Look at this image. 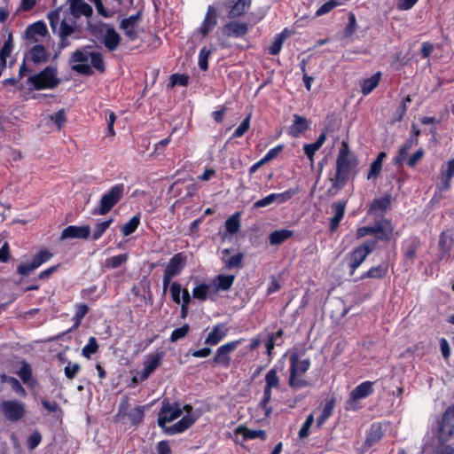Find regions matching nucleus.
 Wrapping results in <instances>:
<instances>
[{
  "mask_svg": "<svg viewBox=\"0 0 454 454\" xmlns=\"http://www.w3.org/2000/svg\"><path fill=\"white\" fill-rule=\"evenodd\" d=\"M358 165V160L349 149L348 143L342 141L336 159L335 174L330 178L331 186L326 191L327 197H334L348 184Z\"/></svg>",
  "mask_w": 454,
  "mask_h": 454,
  "instance_id": "1",
  "label": "nucleus"
},
{
  "mask_svg": "<svg viewBox=\"0 0 454 454\" xmlns=\"http://www.w3.org/2000/svg\"><path fill=\"white\" fill-rule=\"evenodd\" d=\"M305 353V348H294L289 356L290 374L288 385L294 390L312 387L310 380L301 378V376L306 373L311 366V361L309 357L301 359V356H303Z\"/></svg>",
  "mask_w": 454,
  "mask_h": 454,
  "instance_id": "2",
  "label": "nucleus"
},
{
  "mask_svg": "<svg viewBox=\"0 0 454 454\" xmlns=\"http://www.w3.org/2000/svg\"><path fill=\"white\" fill-rule=\"evenodd\" d=\"M376 248V241H364L355 247L345 256V262L348 269V275L352 277L356 270L363 264L368 255Z\"/></svg>",
  "mask_w": 454,
  "mask_h": 454,
  "instance_id": "3",
  "label": "nucleus"
},
{
  "mask_svg": "<svg viewBox=\"0 0 454 454\" xmlns=\"http://www.w3.org/2000/svg\"><path fill=\"white\" fill-rule=\"evenodd\" d=\"M57 68L46 67L39 73L27 78V84L35 90H52L59 86L60 79L57 76Z\"/></svg>",
  "mask_w": 454,
  "mask_h": 454,
  "instance_id": "4",
  "label": "nucleus"
},
{
  "mask_svg": "<svg viewBox=\"0 0 454 454\" xmlns=\"http://www.w3.org/2000/svg\"><path fill=\"white\" fill-rule=\"evenodd\" d=\"M125 186L123 184L113 185L101 197L97 207L92 211L93 215H105L116 206L124 195Z\"/></svg>",
  "mask_w": 454,
  "mask_h": 454,
  "instance_id": "5",
  "label": "nucleus"
},
{
  "mask_svg": "<svg viewBox=\"0 0 454 454\" xmlns=\"http://www.w3.org/2000/svg\"><path fill=\"white\" fill-rule=\"evenodd\" d=\"M280 388V378L276 368H271L265 375V386L262 397L259 403V408L264 411L266 418L272 413V408L269 405L272 397V389Z\"/></svg>",
  "mask_w": 454,
  "mask_h": 454,
  "instance_id": "6",
  "label": "nucleus"
},
{
  "mask_svg": "<svg viewBox=\"0 0 454 454\" xmlns=\"http://www.w3.org/2000/svg\"><path fill=\"white\" fill-rule=\"evenodd\" d=\"M187 263V256L180 252L170 258L162 277L163 294H166L173 278L181 274Z\"/></svg>",
  "mask_w": 454,
  "mask_h": 454,
  "instance_id": "7",
  "label": "nucleus"
},
{
  "mask_svg": "<svg viewBox=\"0 0 454 454\" xmlns=\"http://www.w3.org/2000/svg\"><path fill=\"white\" fill-rule=\"evenodd\" d=\"M53 257V254L47 248L40 249L29 262L20 263L17 266L16 273L22 277H28L32 272L49 262Z\"/></svg>",
  "mask_w": 454,
  "mask_h": 454,
  "instance_id": "8",
  "label": "nucleus"
},
{
  "mask_svg": "<svg viewBox=\"0 0 454 454\" xmlns=\"http://www.w3.org/2000/svg\"><path fill=\"white\" fill-rule=\"evenodd\" d=\"M374 382L366 380L356 386L349 394L348 400L346 401L345 409L347 411H356V402L358 400L366 398L372 395L374 392Z\"/></svg>",
  "mask_w": 454,
  "mask_h": 454,
  "instance_id": "9",
  "label": "nucleus"
},
{
  "mask_svg": "<svg viewBox=\"0 0 454 454\" xmlns=\"http://www.w3.org/2000/svg\"><path fill=\"white\" fill-rule=\"evenodd\" d=\"M182 413L183 410L181 409L179 403H171L168 400H163L157 420L158 426L164 431L168 427L166 426V424L176 419L182 415Z\"/></svg>",
  "mask_w": 454,
  "mask_h": 454,
  "instance_id": "10",
  "label": "nucleus"
},
{
  "mask_svg": "<svg viewBox=\"0 0 454 454\" xmlns=\"http://www.w3.org/2000/svg\"><path fill=\"white\" fill-rule=\"evenodd\" d=\"M421 246V239L416 235H411L402 241L401 253L404 263L411 264L414 262Z\"/></svg>",
  "mask_w": 454,
  "mask_h": 454,
  "instance_id": "11",
  "label": "nucleus"
},
{
  "mask_svg": "<svg viewBox=\"0 0 454 454\" xmlns=\"http://www.w3.org/2000/svg\"><path fill=\"white\" fill-rule=\"evenodd\" d=\"M243 340L244 339L240 338L220 346L216 349V353L212 359V364L221 365L223 368H229L231 362L230 354L233 352L243 342Z\"/></svg>",
  "mask_w": 454,
  "mask_h": 454,
  "instance_id": "12",
  "label": "nucleus"
},
{
  "mask_svg": "<svg viewBox=\"0 0 454 454\" xmlns=\"http://www.w3.org/2000/svg\"><path fill=\"white\" fill-rule=\"evenodd\" d=\"M0 410L4 418L10 421L15 422L26 415L25 404L17 400H5L0 403Z\"/></svg>",
  "mask_w": 454,
  "mask_h": 454,
  "instance_id": "13",
  "label": "nucleus"
},
{
  "mask_svg": "<svg viewBox=\"0 0 454 454\" xmlns=\"http://www.w3.org/2000/svg\"><path fill=\"white\" fill-rule=\"evenodd\" d=\"M142 19V12L138 11L136 14L124 18L120 22L119 28L123 31L124 35L129 41H136L143 29L139 30L138 24Z\"/></svg>",
  "mask_w": 454,
  "mask_h": 454,
  "instance_id": "14",
  "label": "nucleus"
},
{
  "mask_svg": "<svg viewBox=\"0 0 454 454\" xmlns=\"http://www.w3.org/2000/svg\"><path fill=\"white\" fill-rule=\"evenodd\" d=\"M91 46H86L83 49H78L73 52L70 58V62H80L81 64H76L72 67V69L84 75H91L93 74V70L90 65L86 62L89 59L90 53L86 51L87 49H90Z\"/></svg>",
  "mask_w": 454,
  "mask_h": 454,
  "instance_id": "15",
  "label": "nucleus"
},
{
  "mask_svg": "<svg viewBox=\"0 0 454 454\" xmlns=\"http://www.w3.org/2000/svg\"><path fill=\"white\" fill-rule=\"evenodd\" d=\"M394 226L390 219H381L375 222V235L374 239H368L367 241H376V245L378 241H385L388 242L393 236Z\"/></svg>",
  "mask_w": 454,
  "mask_h": 454,
  "instance_id": "16",
  "label": "nucleus"
},
{
  "mask_svg": "<svg viewBox=\"0 0 454 454\" xmlns=\"http://www.w3.org/2000/svg\"><path fill=\"white\" fill-rule=\"evenodd\" d=\"M217 25V12L215 8L209 5L207 9L205 18L200 27L197 28V32L200 33L202 37L207 36L210 32L213 31L215 27Z\"/></svg>",
  "mask_w": 454,
  "mask_h": 454,
  "instance_id": "17",
  "label": "nucleus"
},
{
  "mask_svg": "<svg viewBox=\"0 0 454 454\" xmlns=\"http://www.w3.org/2000/svg\"><path fill=\"white\" fill-rule=\"evenodd\" d=\"M347 203V200H341L332 204L331 208L333 213V215L330 219L329 223V228L331 232L336 231V230L339 228L340 223L345 215Z\"/></svg>",
  "mask_w": 454,
  "mask_h": 454,
  "instance_id": "18",
  "label": "nucleus"
},
{
  "mask_svg": "<svg viewBox=\"0 0 454 454\" xmlns=\"http://www.w3.org/2000/svg\"><path fill=\"white\" fill-rule=\"evenodd\" d=\"M450 416V411H444L442 419L439 422L437 438L441 444L445 443L451 438V436L454 435V426L450 425L448 422Z\"/></svg>",
  "mask_w": 454,
  "mask_h": 454,
  "instance_id": "19",
  "label": "nucleus"
},
{
  "mask_svg": "<svg viewBox=\"0 0 454 454\" xmlns=\"http://www.w3.org/2000/svg\"><path fill=\"white\" fill-rule=\"evenodd\" d=\"M392 196L389 193L374 199L369 206L367 214L382 216L391 206Z\"/></svg>",
  "mask_w": 454,
  "mask_h": 454,
  "instance_id": "20",
  "label": "nucleus"
},
{
  "mask_svg": "<svg viewBox=\"0 0 454 454\" xmlns=\"http://www.w3.org/2000/svg\"><path fill=\"white\" fill-rule=\"evenodd\" d=\"M90 225H69L66 227L60 235L61 239H88L90 238Z\"/></svg>",
  "mask_w": 454,
  "mask_h": 454,
  "instance_id": "21",
  "label": "nucleus"
},
{
  "mask_svg": "<svg viewBox=\"0 0 454 454\" xmlns=\"http://www.w3.org/2000/svg\"><path fill=\"white\" fill-rule=\"evenodd\" d=\"M232 250H233L232 248H224L221 251V254H222L221 259L224 264V268L227 270L242 268L244 254L241 252H239V253L230 256Z\"/></svg>",
  "mask_w": 454,
  "mask_h": 454,
  "instance_id": "22",
  "label": "nucleus"
},
{
  "mask_svg": "<svg viewBox=\"0 0 454 454\" xmlns=\"http://www.w3.org/2000/svg\"><path fill=\"white\" fill-rule=\"evenodd\" d=\"M229 328L223 323L216 324L208 333L204 343L209 346H215L222 341L228 334Z\"/></svg>",
  "mask_w": 454,
  "mask_h": 454,
  "instance_id": "23",
  "label": "nucleus"
},
{
  "mask_svg": "<svg viewBox=\"0 0 454 454\" xmlns=\"http://www.w3.org/2000/svg\"><path fill=\"white\" fill-rule=\"evenodd\" d=\"M293 123L287 129V134L292 137H299L309 129V120L301 115L294 114Z\"/></svg>",
  "mask_w": 454,
  "mask_h": 454,
  "instance_id": "24",
  "label": "nucleus"
},
{
  "mask_svg": "<svg viewBox=\"0 0 454 454\" xmlns=\"http://www.w3.org/2000/svg\"><path fill=\"white\" fill-rule=\"evenodd\" d=\"M251 0H228L226 7L229 9L230 18L235 19L242 16L250 8Z\"/></svg>",
  "mask_w": 454,
  "mask_h": 454,
  "instance_id": "25",
  "label": "nucleus"
},
{
  "mask_svg": "<svg viewBox=\"0 0 454 454\" xmlns=\"http://www.w3.org/2000/svg\"><path fill=\"white\" fill-rule=\"evenodd\" d=\"M104 26L106 27V31L103 37V43L109 51H114L120 45L121 37L114 27L106 24H104Z\"/></svg>",
  "mask_w": 454,
  "mask_h": 454,
  "instance_id": "26",
  "label": "nucleus"
},
{
  "mask_svg": "<svg viewBox=\"0 0 454 454\" xmlns=\"http://www.w3.org/2000/svg\"><path fill=\"white\" fill-rule=\"evenodd\" d=\"M26 58L37 65L48 62L50 54L43 44H35L26 54Z\"/></svg>",
  "mask_w": 454,
  "mask_h": 454,
  "instance_id": "27",
  "label": "nucleus"
},
{
  "mask_svg": "<svg viewBox=\"0 0 454 454\" xmlns=\"http://www.w3.org/2000/svg\"><path fill=\"white\" fill-rule=\"evenodd\" d=\"M389 265L387 262H382L379 265L371 267L367 271L364 272L360 277L359 280L365 278L372 279H382L385 278L388 274Z\"/></svg>",
  "mask_w": 454,
  "mask_h": 454,
  "instance_id": "28",
  "label": "nucleus"
},
{
  "mask_svg": "<svg viewBox=\"0 0 454 454\" xmlns=\"http://www.w3.org/2000/svg\"><path fill=\"white\" fill-rule=\"evenodd\" d=\"M162 356V352L156 353L144 362V369L139 376L141 381L147 380L151 373L160 365Z\"/></svg>",
  "mask_w": 454,
  "mask_h": 454,
  "instance_id": "29",
  "label": "nucleus"
},
{
  "mask_svg": "<svg viewBox=\"0 0 454 454\" xmlns=\"http://www.w3.org/2000/svg\"><path fill=\"white\" fill-rule=\"evenodd\" d=\"M236 434H241L244 441L254 440V439H261L262 441L266 440L267 434L265 430L262 429H249L245 426H239L235 429Z\"/></svg>",
  "mask_w": 454,
  "mask_h": 454,
  "instance_id": "30",
  "label": "nucleus"
},
{
  "mask_svg": "<svg viewBox=\"0 0 454 454\" xmlns=\"http://www.w3.org/2000/svg\"><path fill=\"white\" fill-rule=\"evenodd\" d=\"M382 437H383V430H382L381 424L379 422L372 423L366 434L364 445L366 447H372V445H374L375 443L380 442Z\"/></svg>",
  "mask_w": 454,
  "mask_h": 454,
  "instance_id": "31",
  "label": "nucleus"
},
{
  "mask_svg": "<svg viewBox=\"0 0 454 454\" xmlns=\"http://www.w3.org/2000/svg\"><path fill=\"white\" fill-rule=\"evenodd\" d=\"M47 33L48 29L43 21H36L29 25L25 32L27 39L33 40L34 42L38 41V39L35 38L36 35L45 36Z\"/></svg>",
  "mask_w": 454,
  "mask_h": 454,
  "instance_id": "32",
  "label": "nucleus"
},
{
  "mask_svg": "<svg viewBox=\"0 0 454 454\" xmlns=\"http://www.w3.org/2000/svg\"><path fill=\"white\" fill-rule=\"evenodd\" d=\"M381 72L378 71L375 74H373L371 77L364 79L361 82V92L364 96L369 95L378 87L381 79Z\"/></svg>",
  "mask_w": 454,
  "mask_h": 454,
  "instance_id": "33",
  "label": "nucleus"
},
{
  "mask_svg": "<svg viewBox=\"0 0 454 454\" xmlns=\"http://www.w3.org/2000/svg\"><path fill=\"white\" fill-rule=\"evenodd\" d=\"M17 374L22 382L30 387H34L37 384L36 379L33 377L31 365L26 361H22L21 367L17 372Z\"/></svg>",
  "mask_w": 454,
  "mask_h": 454,
  "instance_id": "34",
  "label": "nucleus"
},
{
  "mask_svg": "<svg viewBox=\"0 0 454 454\" xmlns=\"http://www.w3.org/2000/svg\"><path fill=\"white\" fill-rule=\"evenodd\" d=\"M194 423V419L189 416H184L176 424L168 427L164 430L167 434L173 435L176 434L183 433Z\"/></svg>",
  "mask_w": 454,
  "mask_h": 454,
  "instance_id": "35",
  "label": "nucleus"
},
{
  "mask_svg": "<svg viewBox=\"0 0 454 454\" xmlns=\"http://www.w3.org/2000/svg\"><path fill=\"white\" fill-rule=\"evenodd\" d=\"M70 11L74 17L79 18L83 15L90 17L93 13L91 6L83 0H78L70 4Z\"/></svg>",
  "mask_w": 454,
  "mask_h": 454,
  "instance_id": "36",
  "label": "nucleus"
},
{
  "mask_svg": "<svg viewBox=\"0 0 454 454\" xmlns=\"http://www.w3.org/2000/svg\"><path fill=\"white\" fill-rule=\"evenodd\" d=\"M294 231L292 230L281 229L272 231L269 235V243L271 246H278L292 238Z\"/></svg>",
  "mask_w": 454,
  "mask_h": 454,
  "instance_id": "37",
  "label": "nucleus"
},
{
  "mask_svg": "<svg viewBox=\"0 0 454 454\" xmlns=\"http://www.w3.org/2000/svg\"><path fill=\"white\" fill-rule=\"evenodd\" d=\"M224 29L228 35H233L235 37L244 36L248 32V27L246 23L236 21L226 24Z\"/></svg>",
  "mask_w": 454,
  "mask_h": 454,
  "instance_id": "38",
  "label": "nucleus"
},
{
  "mask_svg": "<svg viewBox=\"0 0 454 454\" xmlns=\"http://www.w3.org/2000/svg\"><path fill=\"white\" fill-rule=\"evenodd\" d=\"M336 404V399L333 396L327 399L323 406L322 413L317 420V427L321 428L326 420L332 416Z\"/></svg>",
  "mask_w": 454,
  "mask_h": 454,
  "instance_id": "39",
  "label": "nucleus"
},
{
  "mask_svg": "<svg viewBox=\"0 0 454 454\" xmlns=\"http://www.w3.org/2000/svg\"><path fill=\"white\" fill-rule=\"evenodd\" d=\"M452 239L449 237L446 232L442 231L439 236L438 241V258L442 260L451 250Z\"/></svg>",
  "mask_w": 454,
  "mask_h": 454,
  "instance_id": "40",
  "label": "nucleus"
},
{
  "mask_svg": "<svg viewBox=\"0 0 454 454\" xmlns=\"http://www.w3.org/2000/svg\"><path fill=\"white\" fill-rule=\"evenodd\" d=\"M454 176L449 175L442 168L438 176V182L436 183V192L442 193L449 191L451 187V180Z\"/></svg>",
  "mask_w": 454,
  "mask_h": 454,
  "instance_id": "41",
  "label": "nucleus"
},
{
  "mask_svg": "<svg viewBox=\"0 0 454 454\" xmlns=\"http://www.w3.org/2000/svg\"><path fill=\"white\" fill-rule=\"evenodd\" d=\"M454 176L449 175L442 168L438 176V182L436 183V192L442 193L449 191L451 187V180Z\"/></svg>",
  "mask_w": 454,
  "mask_h": 454,
  "instance_id": "42",
  "label": "nucleus"
},
{
  "mask_svg": "<svg viewBox=\"0 0 454 454\" xmlns=\"http://www.w3.org/2000/svg\"><path fill=\"white\" fill-rule=\"evenodd\" d=\"M141 215L140 213L136 214L129 219L121 228V232L124 237L129 236L134 233L140 224Z\"/></svg>",
  "mask_w": 454,
  "mask_h": 454,
  "instance_id": "43",
  "label": "nucleus"
},
{
  "mask_svg": "<svg viewBox=\"0 0 454 454\" xmlns=\"http://www.w3.org/2000/svg\"><path fill=\"white\" fill-rule=\"evenodd\" d=\"M75 313L73 317L74 325L67 332L76 329L80 326L82 320L89 311V307L84 303H78L75 305Z\"/></svg>",
  "mask_w": 454,
  "mask_h": 454,
  "instance_id": "44",
  "label": "nucleus"
},
{
  "mask_svg": "<svg viewBox=\"0 0 454 454\" xmlns=\"http://www.w3.org/2000/svg\"><path fill=\"white\" fill-rule=\"evenodd\" d=\"M235 280L234 275L219 274L215 277V286L217 290L227 291L229 290Z\"/></svg>",
  "mask_w": 454,
  "mask_h": 454,
  "instance_id": "45",
  "label": "nucleus"
},
{
  "mask_svg": "<svg viewBox=\"0 0 454 454\" xmlns=\"http://www.w3.org/2000/svg\"><path fill=\"white\" fill-rule=\"evenodd\" d=\"M113 223L114 219L109 218L106 221L96 223L93 227V231L90 236L91 239L93 241L98 240Z\"/></svg>",
  "mask_w": 454,
  "mask_h": 454,
  "instance_id": "46",
  "label": "nucleus"
},
{
  "mask_svg": "<svg viewBox=\"0 0 454 454\" xmlns=\"http://www.w3.org/2000/svg\"><path fill=\"white\" fill-rule=\"evenodd\" d=\"M13 49L12 35L9 34L7 40L4 42L3 47L0 50V62L1 66L4 67L6 66V59L10 57Z\"/></svg>",
  "mask_w": 454,
  "mask_h": 454,
  "instance_id": "47",
  "label": "nucleus"
},
{
  "mask_svg": "<svg viewBox=\"0 0 454 454\" xmlns=\"http://www.w3.org/2000/svg\"><path fill=\"white\" fill-rule=\"evenodd\" d=\"M239 213H235L225 222L226 231L230 234L237 233L240 229Z\"/></svg>",
  "mask_w": 454,
  "mask_h": 454,
  "instance_id": "48",
  "label": "nucleus"
},
{
  "mask_svg": "<svg viewBox=\"0 0 454 454\" xmlns=\"http://www.w3.org/2000/svg\"><path fill=\"white\" fill-rule=\"evenodd\" d=\"M189 83V76L185 74H173L170 75L168 88H174L176 85L187 86Z\"/></svg>",
  "mask_w": 454,
  "mask_h": 454,
  "instance_id": "49",
  "label": "nucleus"
},
{
  "mask_svg": "<svg viewBox=\"0 0 454 454\" xmlns=\"http://www.w3.org/2000/svg\"><path fill=\"white\" fill-rule=\"evenodd\" d=\"M91 66L100 73L106 71L103 56L98 51L90 52Z\"/></svg>",
  "mask_w": 454,
  "mask_h": 454,
  "instance_id": "50",
  "label": "nucleus"
},
{
  "mask_svg": "<svg viewBox=\"0 0 454 454\" xmlns=\"http://www.w3.org/2000/svg\"><path fill=\"white\" fill-rule=\"evenodd\" d=\"M298 189L290 188L281 193H273L275 203L283 204L290 200L296 193Z\"/></svg>",
  "mask_w": 454,
  "mask_h": 454,
  "instance_id": "51",
  "label": "nucleus"
},
{
  "mask_svg": "<svg viewBox=\"0 0 454 454\" xmlns=\"http://www.w3.org/2000/svg\"><path fill=\"white\" fill-rule=\"evenodd\" d=\"M212 53L213 49H207V47L200 49L198 65L201 70L207 71L208 69V58Z\"/></svg>",
  "mask_w": 454,
  "mask_h": 454,
  "instance_id": "52",
  "label": "nucleus"
},
{
  "mask_svg": "<svg viewBox=\"0 0 454 454\" xmlns=\"http://www.w3.org/2000/svg\"><path fill=\"white\" fill-rule=\"evenodd\" d=\"M190 332V325L184 324L181 327L176 328L172 331L169 340L171 342H176L184 339Z\"/></svg>",
  "mask_w": 454,
  "mask_h": 454,
  "instance_id": "53",
  "label": "nucleus"
},
{
  "mask_svg": "<svg viewBox=\"0 0 454 454\" xmlns=\"http://www.w3.org/2000/svg\"><path fill=\"white\" fill-rule=\"evenodd\" d=\"M341 2L340 0H329L323 4L316 12L315 16L320 17L329 13L335 7L340 6Z\"/></svg>",
  "mask_w": 454,
  "mask_h": 454,
  "instance_id": "54",
  "label": "nucleus"
},
{
  "mask_svg": "<svg viewBox=\"0 0 454 454\" xmlns=\"http://www.w3.org/2000/svg\"><path fill=\"white\" fill-rule=\"evenodd\" d=\"M128 417L133 425H138L143 422L145 413L143 406H137L129 411Z\"/></svg>",
  "mask_w": 454,
  "mask_h": 454,
  "instance_id": "55",
  "label": "nucleus"
},
{
  "mask_svg": "<svg viewBox=\"0 0 454 454\" xmlns=\"http://www.w3.org/2000/svg\"><path fill=\"white\" fill-rule=\"evenodd\" d=\"M98 344L95 337H90L88 343L82 348V354L86 358H90L91 355L97 353Z\"/></svg>",
  "mask_w": 454,
  "mask_h": 454,
  "instance_id": "56",
  "label": "nucleus"
},
{
  "mask_svg": "<svg viewBox=\"0 0 454 454\" xmlns=\"http://www.w3.org/2000/svg\"><path fill=\"white\" fill-rule=\"evenodd\" d=\"M168 288H169V293H170L172 301L176 304H180L181 303V293L183 290L181 284L176 281L170 282Z\"/></svg>",
  "mask_w": 454,
  "mask_h": 454,
  "instance_id": "57",
  "label": "nucleus"
},
{
  "mask_svg": "<svg viewBox=\"0 0 454 454\" xmlns=\"http://www.w3.org/2000/svg\"><path fill=\"white\" fill-rule=\"evenodd\" d=\"M209 286L206 283H201L196 286L192 290V296L200 301L207 299Z\"/></svg>",
  "mask_w": 454,
  "mask_h": 454,
  "instance_id": "58",
  "label": "nucleus"
},
{
  "mask_svg": "<svg viewBox=\"0 0 454 454\" xmlns=\"http://www.w3.org/2000/svg\"><path fill=\"white\" fill-rule=\"evenodd\" d=\"M129 259L127 254H121L113 257L106 259V266L111 269H116L120 267L122 263L126 262Z\"/></svg>",
  "mask_w": 454,
  "mask_h": 454,
  "instance_id": "59",
  "label": "nucleus"
},
{
  "mask_svg": "<svg viewBox=\"0 0 454 454\" xmlns=\"http://www.w3.org/2000/svg\"><path fill=\"white\" fill-rule=\"evenodd\" d=\"M251 115H247L232 133L231 138L241 137L250 127Z\"/></svg>",
  "mask_w": 454,
  "mask_h": 454,
  "instance_id": "60",
  "label": "nucleus"
},
{
  "mask_svg": "<svg viewBox=\"0 0 454 454\" xmlns=\"http://www.w3.org/2000/svg\"><path fill=\"white\" fill-rule=\"evenodd\" d=\"M284 39H285V37H284L283 34L277 35L273 43L268 48V52L270 55H278L282 49Z\"/></svg>",
  "mask_w": 454,
  "mask_h": 454,
  "instance_id": "61",
  "label": "nucleus"
},
{
  "mask_svg": "<svg viewBox=\"0 0 454 454\" xmlns=\"http://www.w3.org/2000/svg\"><path fill=\"white\" fill-rule=\"evenodd\" d=\"M314 422V417L313 414H309L305 421L302 423L301 427L299 430V438L304 439L309 436V429Z\"/></svg>",
  "mask_w": 454,
  "mask_h": 454,
  "instance_id": "62",
  "label": "nucleus"
},
{
  "mask_svg": "<svg viewBox=\"0 0 454 454\" xmlns=\"http://www.w3.org/2000/svg\"><path fill=\"white\" fill-rule=\"evenodd\" d=\"M356 18L353 12L348 13V21L344 29L346 37H350L356 30Z\"/></svg>",
  "mask_w": 454,
  "mask_h": 454,
  "instance_id": "63",
  "label": "nucleus"
},
{
  "mask_svg": "<svg viewBox=\"0 0 454 454\" xmlns=\"http://www.w3.org/2000/svg\"><path fill=\"white\" fill-rule=\"evenodd\" d=\"M42 442V434L38 430L34 431L27 439V447L29 450L35 449Z\"/></svg>",
  "mask_w": 454,
  "mask_h": 454,
  "instance_id": "64",
  "label": "nucleus"
}]
</instances>
